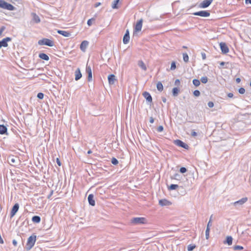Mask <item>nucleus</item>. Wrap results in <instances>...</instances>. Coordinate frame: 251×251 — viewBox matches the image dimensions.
<instances>
[{"label": "nucleus", "instance_id": "nucleus-24", "mask_svg": "<svg viewBox=\"0 0 251 251\" xmlns=\"http://www.w3.org/2000/svg\"><path fill=\"white\" fill-rule=\"evenodd\" d=\"M17 160V158L16 157H14L13 156H10L8 158V161L10 165H13L15 163Z\"/></svg>", "mask_w": 251, "mask_h": 251}, {"label": "nucleus", "instance_id": "nucleus-13", "mask_svg": "<svg viewBox=\"0 0 251 251\" xmlns=\"http://www.w3.org/2000/svg\"><path fill=\"white\" fill-rule=\"evenodd\" d=\"M129 39H130L129 31L128 29H127L126 31V33H125L124 37H123V43L124 44H127L129 41Z\"/></svg>", "mask_w": 251, "mask_h": 251}, {"label": "nucleus", "instance_id": "nucleus-38", "mask_svg": "<svg viewBox=\"0 0 251 251\" xmlns=\"http://www.w3.org/2000/svg\"><path fill=\"white\" fill-rule=\"evenodd\" d=\"M201 81L202 83H206L208 81V78L206 76H203L201 78Z\"/></svg>", "mask_w": 251, "mask_h": 251}, {"label": "nucleus", "instance_id": "nucleus-51", "mask_svg": "<svg viewBox=\"0 0 251 251\" xmlns=\"http://www.w3.org/2000/svg\"><path fill=\"white\" fill-rule=\"evenodd\" d=\"M180 84V81L178 79H176L175 82V85L178 86Z\"/></svg>", "mask_w": 251, "mask_h": 251}, {"label": "nucleus", "instance_id": "nucleus-43", "mask_svg": "<svg viewBox=\"0 0 251 251\" xmlns=\"http://www.w3.org/2000/svg\"><path fill=\"white\" fill-rule=\"evenodd\" d=\"M212 216L213 215H211L210 217V219H209V222H208V224H207V227H210L212 226Z\"/></svg>", "mask_w": 251, "mask_h": 251}, {"label": "nucleus", "instance_id": "nucleus-20", "mask_svg": "<svg viewBox=\"0 0 251 251\" xmlns=\"http://www.w3.org/2000/svg\"><path fill=\"white\" fill-rule=\"evenodd\" d=\"M0 134L8 135L7 128L4 125H0Z\"/></svg>", "mask_w": 251, "mask_h": 251}, {"label": "nucleus", "instance_id": "nucleus-52", "mask_svg": "<svg viewBox=\"0 0 251 251\" xmlns=\"http://www.w3.org/2000/svg\"><path fill=\"white\" fill-rule=\"evenodd\" d=\"M5 29V26H2L1 27V28H0V36L1 35L2 32Z\"/></svg>", "mask_w": 251, "mask_h": 251}, {"label": "nucleus", "instance_id": "nucleus-42", "mask_svg": "<svg viewBox=\"0 0 251 251\" xmlns=\"http://www.w3.org/2000/svg\"><path fill=\"white\" fill-rule=\"evenodd\" d=\"M201 93L199 90H196L193 92V95L196 97H199L200 96Z\"/></svg>", "mask_w": 251, "mask_h": 251}, {"label": "nucleus", "instance_id": "nucleus-57", "mask_svg": "<svg viewBox=\"0 0 251 251\" xmlns=\"http://www.w3.org/2000/svg\"><path fill=\"white\" fill-rule=\"evenodd\" d=\"M227 96H228V97L231 98H232L233 97V94L232 93H229L227 94Z\"/></svg>", "mask_w": 251, "mask_h": 251}, {"label": "nucleus", "instance_id": "nucleus-16", "mask_svg": "<svg viewBox=\"0 0 251 251\" xmlns=\"http://www.w3.org/2000/svg\"><path fill=\"white\" fill-rule=\"evenodd\" d=\"M248 201L247 197L242 198L241 200L237 201L233 203V205L236 206L238 205H242Z\"/></svg>", "mask_w": 251, "mask_h": 251}, {"label": "nucleus", "instance_id": "nucleus-8", "mask_svg": "<svg viewBox=\"0 0 251 251\" xmlns=\"http://www.w3.org/2000/svg\"><path fill=\"white\" fill-rule=\"evenodd\" d=\"M220 47L222 53L223 54H226L229 52V49L227 45L224 42H221L220 43Z\"/></svg>", "mask_w": 251, "mask_h": 251}, {"label": "nucleus", "instance_id": "nucleus-23", "mask_svg": "<svg viewBox=\"0 0 251 251\" xmlns=\"http://www.w3.org/2000/svg\"><path fill=\"white\" fill-rule=\"evenodd\" d=\"M31 14L32 16V20L35 23H39L41 21L39 17L36 13H32Z\"/></svg>", "mask_w": 251, "mask_h": 251}, {"label": "nucleus", "instance_id": "nucleus-37", "mask_svg": "<svg viewBox=\"0 0 251 251\" xmlns=\"http://www.w3.org/2000/svg\"><path fill=\"white\" fill-rule=\"evenodd\" d=\"M111 163L114 165H116L118 164L119 163V161L115 157H113L111 159Z\"/></svg>", "mask_w": 251, "mask_h": 251}, {"label": "nucleus", "instance_id": "nucleus-26", "mask_svg": "<svg viewBox=\"0 0 251 251\" xmlns=\"http://www.w3.org/2000/svg\"><path fill=\"white\" fill-rule=\"evenodd\" d=\"M138 65L144 71L147 70V67L145 63L142 60H139L138 62Z\"/></svg>", "mask_w": 251, "mask_h": 251}, {"label": "nucleus", "instance_id": "nucleus-28", "mask_svg": "<svg viewBox=\"0 0 251 251\" xmlns=\"http://www.w3.org/2000/svg\"><path fill=\"white\" fill-rule=\"evenodd\" d=\"M32 221L35 223H39L41 221V218L39 216H34L32 218Z\"/></svg>", "mask_w": 251, "mask_h": 251}, {"label": "nucleus", "instance_id": "nucleus-64", "mask_svg": "<svg viewBox=\"0 0 251 251\" xmlns=\"http://www.w3.org/2000/svg\"><path fill=\"white\" fill-rule=\"evenodd\" d=\"M225 63H226L225 62H220V65L221 66H223L225 64Z\"/></svg>", "mask_w": 251, "mask_h": 251}, {"label": "nucleus", "instance_id": "nucleus-54", "mask_svg": "<svg viewBox=\"0 0 251 251\" xmlns=\"http://www.w3.org/2000/svg\"><path fill=\"white\" fill-rule=\"evenodd\" d=\"M56 163L59 166H60L61 165V163L58 158H56Z\"/></svg>", "mask_w": 251, "mask_h": 251}, {"label": "nucleus", "instance_id": "nucleus-62", "mask_svg": "<svg viewBox=\"0 0 251 251\" xmlns=\"http://www.w3.org/2000/svg\"><path fill=\"white\" fill-rule=\"evenodd\" d=\"M245 3L246 4H248V3L251 4V0H245Z\"/></svg>", "mask_w": 251, "mask_h": 251}, {"label": "nucleus", "instance_id": "nucleus-14", "mask_svg": "<svg viewBox=\"0 0 251 251\" xmlns=\"http://www.w3.org/2000/svg\"><path fill=\"white\" fill-rule=\"evenodd\" d=\"M172 202L166 199H161L159 201V204L162 206L171 205Z\"/></svg>", "mask_w": 251, "mask_h": 251}, {"label": "nucleus", "instance_id": "nucleus-45", "mask_svg": "<svg viewBox=\"0 0 251 251\" xmlns=\"http://www.w3.org/2000/svg\"><path fill=\"white\" fill-rule=\"evenodd\" d=\"M44 96V95L43 93H38L37 97L39 99L42 100L43 99Z\"/></svg>", "mask_w": 251, "mask_h": 251}, {"label": "nucleus", "instance_id": "nucleus-36", "mask_svg": "<svg viewBox=\"0 0 251 251\" xmlns=\"http://www.w3.org/2000/svg\"><path fill=\"white\" fill-rule=\"evenodd\" d=\"M196 246L194 245H189L187 247V250L188 251H192L196 248Z\"/></svg>", "mask_w": 251, "mask_h": 251}, {"label": "nucleus", "instance_id": "nucleus-2", "mask_svg": "<svg viewBox=\"0 0 251 251\" xmlns=\"http://www.w3.org/2000/svg\"><path fill=\"white\" fill-rule=\"evenodd\" d=\"M0 8L9 11H14L16 10V7L11 4L7 3L4 0H0Z\"/></svg>", "mask_w": 251, "mask_h": 251}, {"label": "nucleus", "instance_id": "nucleus-1", "mask_svg": "<svg viewBox=\"0 0 251 251\" xmlns=\"http://www.w3.org/2000/svg\"><path fill=\"white\" fill-rule=\"evenodd\" d=\"M36 240V235H32L27 239V242L25 246L27 251L30 250L34 245Z\"/></svg>", "mask_w": 251, "mask_h": 251}, {"label": "nucleus", "instance_id": "nucleus-3", "mask_svg": "<svg viewBox=\"0 0 251 251\" xmlns=\"http://www.w3.org/2000/svg\"><path fill=\"white\" fill-rule=\"evenodd\" d=\"M131 223L134 225L146 224L147 220L144 217H135L131 220Z\"/></svg>", "mask_w": 251, "mask_h": 251}, {"label": "nucleus", "instance_id": "nucleus-60", "mask_svg": "<svg viewBox=\"0 0 251 251\" xmlns=\"http://www.w3.org/2000/svg\"><path fill=\"white\" fill-rule=\"evenodd\" d=\"M53 191L52 190L51 191L50 193V194L48 196V199H50V197L51 196V195H52L53 194Z\"/></svg>", "mask_w": 251, "mask_h": 251}, {"label": "nucleus", "instance_id": "nucleus-48", "mask_svg": "<svg viewBox=\"0 0 251 251\" xmlns=\"http://www.w3.org/2000/svg\"><path fill=\"white\" fill-rule=\"evenodd\" d=\"M163 126H159L157 128V131L158 132H162L163 130Z\"/></svg>", "mask_w": 251, "mask_h": 251}, {"label": "nucleus", "instance_id": "nucleus-53", "mask_svg": "<svg viewBox=\"0 0 251 251\" xmlns=\"http://www.w3.org/2000/svg\"><path fill=\"white\" fill-rule=\"evenodd\" d=\"M191 135L193 137L196 136L197 135V133L194 130H192L191 132Z\"/></svg>", "mask_w": 251, "mask_h": 251}, {"label": "nucleus", "instance_id": "nucleus-32", "mask_svg": "<svg viewBox=\"0 0 251 251\" xmlns=\"http://www.w3.org/2000/svg\"><path fill=\"white\" fill-rule=\"evenodd\" d=\"M178 185L177 184H172L168 187V189L169 190H176V188L178 187Z\"/></svg>", "mask_w": 251, "mask_h": 251}, {"label": "nucleus", "instance_id": "nucleus-4", "mask_svg": "<svg viewBox=\"0 0 251 251\" xmlns=\"http://www.w3.org/2000/svg\"><path fill=\"white\" fill-rule=\"evenodd\" d=\"M39 45H46L49 47H52L54 46V43L51 40L48 38H43L39 40L38 42Z\"/></svg>", "mask_w": 251, "mask_h": 251}, {"label": "nucleus", "instance_id": "nucleus-40", "mask_svg": "<svg viewBox=\"0 0 251 251\" xmlns=\"http://www.w3.org/2000/svg\"><path fill=\"white\" fill-rule=\"evenodd\" d=\"M176 69V62L175 61H173L171 63V66L170 69L171 70H174Z\"/></svg>", "mask_w": 251, "mask_h": 251}, {"label": "nucleus", "instance_id": "nucleus-46", "mask_svg": "<svg viewBox=\"0 0 251 251\" xmlns=\"http://www.w3.org/2000/svg\"><path fill=\"white\" fill-rule=\"evenodd\" d=\"M238 92H239V93L240 94H244V93H245V89L244 88L241 87V88H239V90H238Z\"/></svg>", "mask_w": 251, "mask_h": 251}, {"label": "nucleus", "instance_id": "nucleus-30", "mask_svg": "<svg viewBox=\"0 0 251 251\" xmlns=\"http://www.w3.org/2000/svg\"><path fill=\"white\" fill-rule=\"evenodd\" d=\"M120 0H114L112 4V7L113 9H118V4L119 3Z\"/></svg>", "mask_w": 251, "mask_h": 251}, {"label": "nucleus", "instance_id": "nucleus-63", "mask_svg": "<svg viewBox=\"0 0 251 251\" xmlns=\"http://www.w3.org/2000/svg\"><path fill=\"white\" fill-rule=\"evenodd\" d=\"M162 100L163 102L165 103L166 102V99L165 98H162Z\"/></svg>", "mask_w": 251, "mask_h": 251}, {"label": "nucleus", "instance_id": "nucleus-19", "mask_svg": "<svg viewBox=\"0 0 251 251\" xmlns=\"http://www.w3.org/2000/svg\"><path fill=\"white\" fill-rule=\"evenodd\" d=\"M143 96L146 100L147 101L150 102H152V97L151 94L148 92H144L143 93Z\"/></svg>", "mask_w": 251, "mask_h": 251}, {"label": "nucleus", "instance_id": "nucleus-35", "mask_svg": "<svg viewBox=\"0 0 251 251\" xmlns=\"http://www.w3.org/2000/svg\"><path fill=\"white\" fill-rule=\"evenodd\" d=\"M210 227H206V231H205V237L206 239H208L209 237V232H210Z\"/></svg>", "mask_w": 251, "mask_h": 251}, {"label": "nucleus", "instance_id": "nucleus-39", "mask_svg": "<svg viewBox=\"0 0 251 251\" xmlns=\"http://www.w3.org/2000/svg\"><path fill=\"white\" fill-rule=\"evenodd\" d=\"M180 176L178 174H175L173 176H172L171 177V178L172 179H176V180H179L180 179Z\"/></svg>", "mask_w": 251, "mask_h": 251}, {"label": "nucleus", "instance_id": "nucleus-7", "mask_svg": "<svg viewBox=\"0 0 251 251\" xmlns=\"http://www.w3.org/2000/svg\"><path fill=\"white\" fill-rule=\"evenodd\" d=\"M194 15L199 16L203 17H207L210 16V13L208 11H200L193 13Z\"/></svg>", "mask_w": 251, "mask_h": 251}, {"label": "nucleus", "instance_id": "nucleus-18", "mask_svg": "<svg viewBox=\"0 0 251 251\" xmlns=\"http://www.w3.org/2000/svg\"><path fill=\"white\" fill-rule=\"evenodd\" d=\"M108 83L110 85H113L116 80V77L114 75L111 74L108 76Z\"/></svg>", "mask_w": 251, "mask_h": 251}, {"label": "nucleus", "instance_id": "nucleus-17", "mask_svg": "<svg viewBox=\"0 0 251 251\" xmlns=\"http://www.w3.org/2000/svg\"><path fill=\"white\" fill-rule=\"evenodd\" d=\"M94 198V195L92 194H89L88 197V201L89 204L93 206L95 205V201Z\"/></svg>", "mask_w": 251, "mask_h": 251}, {"label": "nucleus", "instance_id": "nucleus-15", "mask_svg": "<svg viewBox=\"0 0 251 251\" xmlns=\"http://www.w3.org/2000/svg\"><path fill=\"white\" fill-rule=\"evenodd\" d=\"M89 45V42L86 40L83 41L80 45V49L83 51L85 52L86 48Z\"/></svg>", "mask_w": 251, "mask_h": 251}, {"label": "nucleus", "instance_id": "nucleus-44", "mask_svg": "<svg viewBox=\"0 0 251 251\" xmlns=\"http://www.w3.org/2000/svg\"><path fill=\"white\" fill-rule=\"evenodd\" d=\"M179 172L182 174L185 173L187 172V169L184 167H181L179 169Z\"/></svg>", "mask_w": 251, "mask_h": 251}, {"label": "nucleus", "instance_id": "nucleus-12", "mask_svg": "<svg viewBox=\"0 0 251 251\" xmlns=\"http://www.w3.org/2000/svg\"><path fill=\"white\" fill-rule=\"evenodd\" d=\"M86 72L88 74L87 79L88 81L92 80V73L91 68L90 66L86 65Z\"/></svg>", "mask_w": 251, "mask_h": 251}, {"label": "nucleus", "instance_id": "nucleus-25", "mask_svg": "<svg viewBox=\"0 0 251 251\" xmlns=\"http://www.w3.org/2000/svg\"><path fill=\"white\" fill-rule=\"evenodd\" d=\"M39 57L46 61H48L50 59L49 56L45 53H40L39 54Z\"/></svg>", "mask_w": 251, "mask_h": 251}, {"label": "nucleus", "instance_id": "nucleus-22", "mask_svg": "<svg viewBox=\"0 0 251 251\" xmlns=\"http://www.w3.org/2000/svg\"><path fill=\"white\" fill-rule=\"evenodd\" d=\"M57 32L64 37H70L71 35L70 32L65 30H58Z\"/></svg>", "mask_w": 251, "mask_h": 251}, {"label": "nucleus", "instance_id": "nucleus-9", "mask_svg": "<svg viewBox=\"0 0 251 251\" xmlns=\"http://www.w3.org/2000/svg\"><path fill=\"white\" fill-rule=\"evenodd\" d=\"M213 0H204L199 5V7L205 8L208 7L213 2Z\"/></svg>", "mask_w": 251, "mask_h": 251}, {"label": "nucleus", "instance_id": "nucleus-33", "mask_svg": "<svg viewBox=\"0 0 251 251\" xmlns=\"http://www.w3.org/2000/svg\"><path fill=\"white\" fill-rule=\"evenodd\" d=\"M183 59L185 63L189 61V56L186 52L183 53Z\"/></svg>", "mask_w": 251, "mask_h": 251}, {"label": "nucleus", "instance_id": "nucleus-58", "mask_svg": "<svg viewBox=\"0 0 251 251\" xmlns=\"http://www.w3.org/2000/svg\"><path fill=\"white\" fill-rule=\"evenodd\" d=\"M101 5V3L100 2H97L95 4V7H97L98 6H99L100 5Z\"/></svg>", "mask_w": 251, "mask_h": 251}, {"label": "nucleus", "instance_id": "nucleus-27", "mask_svg": "<svg viewBox=\"0 0 251 251\" xmlns=\"http://www.w3.org/2000/svg\"><path fill=\"white\" fill-rule=\"evenodd\" d=\"M232 237L230 236L226 237V240L224 242V244H227L228 245H231L232 243Z\"/></svg>", "mask_w": 251, "mask_h": 251}, {"label": "nucleus", "instance_id": "nucleus-29", "mask_svg": "<svg viewBox=\"0 0 251 251\" xmlns=\"http://www.w3.org/2000/svg\"><path fill=\"white\" fill-rule=\"evenodd\" d=\"M179 92V89L177 87H175L172 90L173 95L174 97H176L178 95Z\"/></svg>", "mask_w": 251, "mask_h": 251}, {"label": "nucleus", "instance_id": "nucleus-61", "mask_svg": "<svg viewBox=\"0 0 251 251\" xmlns=\"http://www.w3.org/2000/svg\"><path fill=\"white\" fill-rule=\"evenodd\" d=\"M236 82H237V83H240V81H241V79H240V78H239V77H238V78H237L236 79Z\"/></svg>", "mask_w": 251, "mask_h": 251}, {"label": "nucleus", "instance_id": "nucleus-41", "mask_svg": "<svg viewBox=\"0 0 251 251\" xmlns=\"http://www.w3.org/2000/svg\"><path fill=\"white\" fill-rule=\"evenodd\" d=\"M243 247L242 246H239V245H236L233 247V250L235 251L236 250H243Z\"/></svg>", "mask_w": 251, "mask_h": 251}, {"label": "nucleus", "instance_id": "nucleus-5", "mask_svg": "<svg viewBox=\"0 0 251 251\" xmlns=\"http://www.w3.org/2000/svg\"><path fill=\"white\" fill-rule=\"evenodd\" d=\"M143 22V20L142 19H140L139 20H138L136 24L135 27H134V30H133L134 34L135 33V32H137L140 31L141 30Z\"/></svg>", "mask_w": 251, "mask_h": 251}, {"label": "nucleus", "instance_id": "nucleus-59", "mask_svg": "<svg viewBox=\"0 0 251 251\" xmlns=\"http://www.w3.org/2000/svg\"><path fill=\"white\" fill-rule=\"evenodd\" d=\"M196 6V4H193V5L190 6L189 8H188V10L190 9H191V8H193V7H195Z\"/></svg>", "mask_w": 251, "mask_h": 251}, {"label": "nucleus", "instance_id": "nucleus-47", "mask_svg": "<svg viewBox=\"0 0 251 251\" xmlns=\"http://www.w3.org/2000/svg\"><path fill=\"white\" fill-rule=\"evenodd\" d=\"M94 21V19L93 18H92V19H89L88 21H87V25H89V26H91L92 24V21Z\"/></svg>", "mask_w": 251, "mask_h": 251}, {"label": "nucleus", "instance_id": "nucleus-31", "mask_svg": "<svg viewBox=\"0 0 251 251\" xmlns=\"http://www.w3.org/2000/svg\"><path fill=\"white\" fill-rule=\"evenodd\" d=\"M156 87L159 91L161 92L163 89V86L160 81L158 82L156 85Z\"/></svg>", "mask_w": 251, "mask_h": 251}, {"label": "nucleus", "instance_id": "nucleus-49", "mask_svg": "<svg viewBox=\"0 0 251 251\" xmlns=\"http://www.w3.org/2000/svg\"><path fill=\"white\" fill-rule=\"evenodd\" d=\"M208 107L212 108L214 106V103L212 101H209L207 103Z\"/></svg>", "mask_w": 251, "mask_h": 251}, {"label": "nucleus", "instance_id": "nucleus-34", "mask_svg": "<svg viewBox=\"0 0 251 251\" xmlns=\"http://www.w3.org/2000/svg\"><path fill=\"white\" fill-rule=\"evenodd\" d=\"M193 83L196 87L199 86L201 84L200 81L197 79H194L193 80Z\"/></svg>", "mask_w": 251, "mask_h": 251}, {"label": "nucleus", "instance_id": "nucleus-6", "mask_svg": "<svg viewBox=\"0 0 251 251\" xmlns=\"http://www.w3.org/2000/svg\"><path fill=\"white\" fill-rule=\"evenodd\" d=\"M174 143L176 146L180 147L185 149L188 150L189 149L188 145L180 140L177 139L175 140Z\"/></svg>", "mask_w": 251, "mask_h": 251}, {"label": "nucleus", "instance_id": "nucleus-55", "mask_svg": "<svg viewBox=\"0 0 251 251\" xmlns=\"http://www.w3.org/2000/svg\"><path fill=\"white\" fill-rule=\"evenodd\" d=\"M12 243L14 246H16L17 245V242L15 239L12 241Z\"/></svg>", "mask_w": 251, "mask_h": 251}, {"label": "nucleus", "instance_id": "nucleus-11", "mask_svg": "<svg viewBox=\"0 0 251 251\" xmlns=\"http://www.w3.org/2000/svg\"><path fill=\"white\" fill-rule=\"evenodd\" d=\"M11 40L12 39L10 37H6L0 41V49L2 47H7L8 46L7 42L11 41Z\"/></svg>", "mask_w": 251, "mask_h": 251}, {"label": "nucleus", "instance_id": "nucleus-21", "mask_svg": "<svg viewBox=\"0 0 251 251\" xmlns=\"http://www.w3.org/2000/svg\"><path fill=\"white\" fill-rule=\"evenodd\" d=\"M75 80L76 81L78 80L82 77V74L81 73L80 70L79 68H77L75 70Z\"/></svg>", "mask_w": 251, "mask_h": 251}, {"label": "nucleus", "instance_id": "nucleus-50", "mask_svg": "<svg viewBox=\"0 0 251 251\" xmlns=\"http://www.w3.org/2000/svg\"><path fill=\"white\" fill-rule=\"evenodd\" d=\"M201 55L202 59L203 60H205L206 59V54H205V53L204 52H201Z\"/></svg>", "mask_w": 251, "mask_h": 251}, {"label": "nucleus", "instance_id": "nucleus-10", "mask_svg": "<svg viewBox=\"0 0 251 251\" xmlns=\"http://www.w3.org/2000/svg\"><path fill=\"white\" fill-rule=\"evenodd\" d=\"M19 209V204L18 203H15L12 208L10 212V217L12 218L15 215Z\"/></svg>", "mask_w": 251, "mask_h": 251}, {"label": "nucleus", "instance_id": "nucleus-56", "mask_svg": "<svg viewBox=\"0 0 251 251\" xmlns=\"http://www.w3.org/2000/svg\"><path fill=\"white\" fill-rule=\"evenodd\" d=\"M150 122L152 124L154 122V119L152 117H151L150 118Z\"/></svg>", "mask_w": 251, "mask_h": 251}]
</instances>
